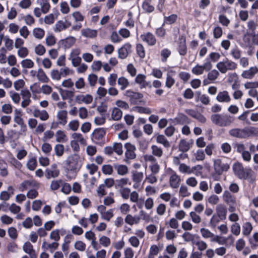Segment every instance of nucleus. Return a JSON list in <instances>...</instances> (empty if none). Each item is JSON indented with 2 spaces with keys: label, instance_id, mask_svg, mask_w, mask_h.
I'll use <instances>...</instances> for the list:
<instances>
[{
  "label": "nucleus",
  "instance_id": "nucleus-1",
  "mask_svg": "<svg viewBox=\"0 0 258 258\" xmlns=\"http://www.w3.org/2000/svg\"><path fill=\"white\" fill-rule=\"evenodd\" d=\"M211 121L215 124L225 127L230 126L235 120V117L228 114H214L211 116Z\"/></svg>",
  "mask_w": 258,
  "mask_h": 258
},
{
  "label": "nucleus",
  "instance_id": "nucleus-2",
  "mask_svg": "<svg viewBox=\"0 0 258 258\" xmlns=\"http://www.w3.org/2000/svg\"><path fill=\"white\" fill-rule=\"evenodd\" d=\"M68 170L74 172H78L83 164L82 159L76 154L69 156L64 161Z\"/></svg>",
  "mask_w": 258,
  "mask_h": 258
},
{
  "label": "nucleus",
  "instance_id": "nucleus-3",
  "mask_svg": "<svg viewBox=\"0 0 258 258\" xmlns=\"http://www.w3.org/2000/svg\"><path fill=\"white\" fill-rule=\"evenodd\" d=\"M216 68L221 73L225 74L228 71L235 70L237 68V64L226 58L222 61L218 62L216 64Z\"/></svg>",
  "mask_w": 258,
  "mask_h": 258
},
{
  "label": "nucleus",
  "instance_id": "nucleus-4",
  "mask_svg": "<svg viewBox=\"0 0 258 258\" xmlns=\"http://www.w3.org/2000/svg\"><path fill=\"white\" fill-rule=\"evenodd\" d=\"M233 170L235 175L239 179H247L251 172L250 169H244L241 163H236L233 165Z\"/></svg>",
  "mask_w": 258,
  "mask_h": 258
},
{
  "label": "nucleus",
  "instance_id": "nucleus-5",
  "mask_svg": "<svg viewBox=\"0 0 258 258\" xmlns=\"http://www.w3.org/2000/svg\"><path fill=\"white\" fill-rule=\"evenodd\" d=\"M213 162L214 173L218 176L221 175L223 172L228 171L229 169V165L222 162L220 159H215Z\"/></svg>",
  "mask_w": 258,
  "mask_h": 258
},
{
  "label": "nucleus",
  "instance_id": "nucleus-6",
  "mask_svg": "<svg viewBox=\"0 0 258 258\" xmlns=\"http://www.w3.org/2000/svg\"><path fill=\"white\" fill-rule=\"evenodd\" d=\"M212 64L211 62L210 61L207 60V61L205 62L203 65H196L192 69L191 72L196 75H200L204 73L205 70L209 71L212 69Z\"/></svg>",
  "mask_w": 258,
  "mask_h": 258
},
{
  "label": "nucleus",
  "instance_id": "nucleus-7",
  "mask_svg": "<svg viewBox=\"0 0 258 258\" xmlns=\"http://www.w3.org/2000/svg\"><path fill=\"white\" fill-rule=\"evenodd\" d=\"M105 134V130L103 128H98L94 130L92 134L91 139L94 143L100 144Z\"/></svg>",
  "mask_w": 258,
  "mask_h": 258
},
{
  "label": "nucleus",
  "instance_id": "nucleus-8",
  "mask_svg": "<svg viewBox=\"0 0 258 258\" xmlns=\"http://www.w3.org/2000/svg\"><path fill=\"white\" fill-rule=\"evenodd\" d=\"M132 45L129 43H126L118 49V57L120 59L126 58L131 52Z\"/></svg>",
  "mask_w": 258,
  "mask_h": 258
},
{
  "label": "nucleus",
  "instance_id": "nucleus-9",
  "mask_svg": "<svg viewBox=\"0 0 258 258\" xmlns=\"http://www.w3.org/2000/svg\"><path fill=\"white\" fill-rule=\"evenodd\" d=\"M146 76L143 74H138L135 79V82L140 85L141 89L145 88L148 87L151 88L152 85L150 81H146Z\"/></svg>",
  "mask_w": 258,
  "mask_h": 258
},
{
  "label": "nucleus",
  "instance_id": "nucleus-10",
  "mask_svg": "<svg viewBox=\"0 0 258 258\" xmlns=\"http://www.w3.org/2000/svg\"><path fill=\"white\" fill-rule=\"evenodd\" d=\"M59 174V170L57 168L56 164H53L50 168H47L45 170V177L47 179L55 178Z\"/></svg>",
  "mask_w": 258,
  "mask_h": 258
},
{
  "label": "nucleus",
  "instance_id": "nucleus-11",
  "mask_svg": "<svg viewBox=\"0 0 258 258\" xmlns=\"http://www.w3.org/2000/svg\"><path fill=\"white\" fill-rule=\"evenodd\" d=\"M142 40L146 42L148 45L153 46L156 43L155 36L151 32L145 33L140 36Z\"/></svg>",
  "mask_w": 258,
  "mask_h": 258
},
{
  "label": "nucleus",
  "instance_id": "nucleus-12",
  "mask_svg": "<svg viewBox=\"0 0 258 258\" xmlns=\"http://www.w3.org/2000/svg\"><path fill=\"white\" fill-rule=\"evenodd\" d=\"M175 124L183 125L189 124L190 122L188 117L183 113H178L175 118L172 119Z\"/></svg>",
  "mask_w": 258,
  "mask_h": 258
},
{
  "label": "nucleus",
  "instance_id": "nucleus-13",
  "mask_svg": "<svg viewBox=\"0 0 258 258\" xmlns=\"http://www.w3.org/2000/svg\"><path fill=\"white\" fill-rule=\"evenodd\" d=\"M124 147L126 149L125 156L127 159H134L136 158V155L135 153L136 147L134 145L130 143L125 144Z\"/></svg>",
  "mask_w": 258,
  "mask_h": 258
},
{
  "label": "nucleus",
  "instance_id": "nucleus-14",
  "mask_svg": "<svg viewBox=\"0 0 258 258\" xmlns=\"http://www.w3.org/2000/svg\"><path fill=\"white\" fill-rule=\"evenodd\" d=\"M76 38L73 36H69L66 39L60 40L58 45L59 46L62 47L64 49H68L71 47L75 43Z\"/></svg>",
  "mask_w": 258,
  "mask_h": 258
},
{
  "label": "nucleus",
  "instance_id": "nucleus-15",
  "mask_svg": "<svg viewBox=\"0 0 258 258\" xmlns=\"http://www.w3.org/2000/svg\"><path fill=\"white\" fill-rule=\"evenodd\" d=\"M38 186V183L34 180H27L22 182L19 187L20 191H23Z\"/></svg>",
  "mask_w": 258,
  "mask_h": 258
},
{
  "label": "nucleus",
  "instance_id": "nucleus-16",
  "mask_svg": "<svg viewBox=\"0 0 258 258\" xmlns=\"http://www.w3.org/2000/svg\"><path fill=\"white\" fill-rule=\"evenodd\" d=\"M124 95L130 98L132 103H136L140 99L143 98V95L139 92H135L131 90H127L124 93Z\"/></svg>",
  "mask_w": 258,
  "mask_h": 258
},
{
  "label": "nucleus",
  "instance_id": "nucleus-17",
  "mask_svg": "<svg viewBox=\"0 0 258 258\" xmlns=\"http://www.w3.org/2000/svg\"><path fill=\"white\" fill-rule=\"evenodd\" d=\"M177 50L179 54L181 56H184L187 53V46L186 45V39L183 36H181L178 43Z\"/></svg>",
  "mask_w": 258,
  "mask_h": 258
},
{
  "label": "nucleus",
  "instance_id": "nucleus-18",
  "mask_svg": "<svg viewBox=\"0 0 258 258\" xmlns=\"http://www.w3.org/2000/svg\"><path fill=\"white\" fill-rule=\"evenodd\" d=\"M257 73L258 68L252 67L248 70L243 71L241 74V77L246 79H252Z\"/></svg>",
  "mask_w": 258,
  "mask_h": 258
},
{
  "label": "nucleus",
  "instance_id": "nucleus-19",
  "mask_svg": "<svg viewBox=\"0 0 258 258\" xmlns=\"http://www.w3.org/2000/svg\"><path fill=\"white\" fill-rule=\"evenodd\" d=\"M21 94L22 96L23 101L21 102V106L23 108H25L28 105H29L31 100V93L28 90H22L21 92Z\"/></svg>",
  "mask_w": 258,
  "mask_h": 258
},
{
  "label": "nucleus",
  "instance_id": "nucleus-20",
  "mask_svg": "<svg viewBox=\"0 0 258 258\" xmlns=\"http://www.w3.org/2000/svg\"><path fill=\"white\" fill-rule=\"evenodd\" d=\"M71 26V22L67 20H65V21L60 20L55 24L54 31L55 32H59L63 30H66Z\"/></svg>",
  "mask_w": 258,
  "mask_h": 258
},
{
  "label": "nucleus",
  "instance_id": "nucleus-21",
  "mask_svg": "<svg viewBox=\"0 0 258 258\" xmlns=\"http://www.w3.org/2000/svg\"><path fill=\"white\" fill-rule=\"evenodd\" d=\"M243 139L248 137L257 135L258 128L253 126H248L242 128Z\"/></svg>",
  "mask_w": 258,
  "mask_h": 258
},
{
  "label": "nucleus",
  "instance_id": "nucleus-22",
  "mask_svg": "<svg viewBox=\"0 0 258 258\" xmlns=\"http://www.w3.org/2000/svg\"><path fill=\"white\" fill-rule=\"evenodd\" d=\"M93 100V97L89 94L86 95H79L76 97V101L78 104H81L84 103L88 104L92 102Z\"/></svg>",
  "mask_w": 258,
  "mask_h": 258
},
{
  "label": "nucleus",
  "instance_id": "nucleus-23",
  "mask_svg": "<svg viewBox=\"0 0 258 258\" xmlns=\"http://www.w3.org/2000/svg\"><path fill=\"white\" fill-rule=\"evenodd\" d=\"M216 99L220 102L229 103L231 101V98L227 91L219 92L217 95Z\"/></svg>",
  "mask_w": 258,
  "mask_h": 258
},
{
  "label": "nucleus",
  "instance_id": "nucleus-24",
  "mask_svg": "<svg viewBox=\"0 0 258 258\" xmlns=\"http://www.w3.org/2000/svg\"><path fill=\"white\" fill-rule=\"evenodd\" d=\"M142 8L147 13H151L155 10L152 0H143Z\"/></svg>",
  "mask_w": 258,
  "mask_h": 258
},
{
  "label": "nucleus",
  "instance_id": "nucleus-25",
  "mask_svg": "<svg viewBox=\"0 0 258 258\" xmlns=\"http://www.w3.org/2000/svg\"><path fill=\"white\" fill-rule=\"evenodd\" d=\"M113 167L116 171L117 173L120 176L125 175L128 172V167L125 165L114 163L113 164Z\"/></svg>",
  "mask_w": 258,
  "mask_h": 258
},
{
  "label": "nucleus",
  "instance_id": "nucleus-26",
  "mask_svg": "<svg viewBox=\"0 0 258 258\" xmlns=\"http://www.w3.org/2000/svg\"><path fill=\"white\" fill-rule=\"evenodd\" d=\"M180 182V177L175 173H172L169 178L170 186L173 188H177L179 187Z\"/></svg>",
  "mask_w": 258,
  "mask_h": 258
},
{
  "label": "nucleus",
  "instance_id": "nucleus-27",
  "mask_svg": "<svg viewBox=\"0 0 258 258\" xmlns=\"http://www.w3.org/2000/svg\"><path fill=\"white\" fill-rule=\"evenodd\" d=\"M14 188L12 186L8 187L7 191H2L0 194V199L3 201H8L10 197L14 194Z\"/></svg>",
  "mask_w": 258,
  "mask_h": 258
},
{
  "label": "nucleus",
  "instance_id": "nucleus-28",
  "mask_svg": "<svg viewBox=\"0 0 258 258\" xmlns=\"http://www.w3.org/2000/svg\"><path fill=\"white\" fill-rule=\"evenodd\" d=\"M227 209L223 204H219L216 207V215L225 220L226 218Z\"/></svg>",
  "mask_w": 258,
  "mask_h": 258
},
{
  "label": "nucleus",
  "instance_id": "nucleus-29",
  "mask_svg": "<svg viewBox=\"0 0 258 258\" xmlns=\"http://www.w3.org/2000/svg\"><path fill=\"white\" fill-rule=\"evenodd\" d=\"M33 114L34 117L39 118L41 120H46L49 117L47 112L45 110L35 109Z\"/></svg>",
  "mask_w": 258,
  "mask_h": 258
},
{
  "label": "nucleus",
  "instance_id": "nucleus-30",
  "mask_svg": "<svg viewBox=\"0 0 258 258\" xmlns=\"http://www.w3.org/2000/svg\"><path fill=\"white\" fill-rule=\"evenodd\" d=\"M141 218L138 216H132L131 214H128L125 218V222L130 225L134 224H138L139 223Z\"/></svg>",
  "mask_w": 258,
  "mask_h": 258
},
{
  "label": "nucleus",
  "instance_id": "nucleus-31",
  "mask_svg": "<svg viewBox=\"0 0 258 258\" xmlns=\"http://www.w3.org/2000/svg\"><path fill=\"white\" fill-rule=\"evenodd\" d=\"M223 200L227 204H232L236 203L235 198L230 193L229 191L225 190L223 194Z\"/></svg>",
  "mask_w": 258,
  "mask_h": 258
},
{
  "label": "nucleus",
  "instance_id": "nucleus-32",
  "mask_svg": "<svg viewBox=\"0 0 258 258\" xmlns=\"http://www.w3.org/2000/svg\"><path fill=\"white\" fill-rule=\"evenodd\" d=\"M182 237L185 242H191L194 244L196 242V238L199 237L196 234L185 232L182 235Z\"/></svg>",
  "mask_w": 258,
  "mask_h": 258
},
{
  "label": "nucleus",
  "instance_id": "nucleus-33",
  "mask_svg": "<svg viewBox=\"0 0 258 258\" xmlns=\"http://www.w3.org/2000/svg\"><path fill=\"white\" fill-rule=\"evenodd\" d=\"M57 117L59 120V123L63 125L67 122V111L66 110H60L57 112Z\"/></svg>",
  "mask_w": 258,
  "mask_h": 258
},
{
  "label": "nucleus",
  "instance_id": "nucleus-34",
  "mask_svg": "<svg viewBox=\"0 0 258 258\" xmlns=\"http://www.w3.org/2000/svg\"><path fill=\"white\" fill-rule=\"evenodd\" d=\"M81 34L85 37L94 38L97 35V31L89 28L83 29L81 31Z\"/></svg>",
  "mask_w": 258,
  "mask_h": 258
},
{
  "label": "nucleus",
  "instance_id": "nucleus-35",
  "mask_svg": "<svg viewBox=\"0 0 258 258\" xmlns=\"http://www.w3.org/2000/svg\"><path fill=\"white\" fill-rule=\"evenodd\" d=\"M175 73V72L172 70H170V71L168 72L166 74L165 86L168 88H171L175 83V80L173 78L171 74V73Z\"/></svg>",
  "mask_w": 258,
  "mask_h": 258
},
{
  "label": "nucleus",
  "instance_id": "nucleus-36",
  "mask_svg": "<svg viewBox=\"0 0 258 258\" xmlns=\"http://www.w3.org/2000/svg\"><path fill=\"white\" fill-rule=\"evenodd\" d=\"M37 79L42 83H48L49 79L42 69H39L37 74Z\"/></svg>",
  "mask_w": 258,
  "mask_h": 258
},
{
  "label": "nucleus",
  "instance_id": "nucleus-37",
  "mask_svg": "<svg viewBox=\"0 0 258 258\" xmlns=\"http://www.w3.org/2000/svg\"><path fill=\"white\" fill-rule=\"evenodd\" d=\"M132 179L136 184L140 183L143 178V173L142 172H138L137 171H133L132 172Z\"/></svg>",
  "mask_w": 258,
  "mask_h": 258
},
{
  "label": "nucleus",
  "instance_id": "nucleus-38",
  "mask_svg": "<svg viewBox=\"0 0 258 258\" xmlns=\"http://www.w3.org/2000/svg\"><path fill=\"white\" fill-rule=\"evenodd\" d=\"M122 116V111L118 107H114L111 112V118L113 120H120Z\"/></svg>",
  "mask_w": 258,
  "mask_h": 258
},
{
  "label": "nucleus",
  "instance_id": "nucleus-39",
  "mask_svg": "<svg viewBox=\"0 0 258 258\" xmlns=\"http://www.w3.org/2000/svg\"><path fill=\"white\" fill-rule=\"evenodd\" d=\"M229 134L233 137L243 139L242 128H235L231 129L229 131Z\"/></svg>",
  "mask_w": 258,
  "mask_h": 258
},
{
  "label": "nucleus",
  "instance_id": "nucleus-40",
  "mask_svg": "<svg viewBox=\"0 0 258 258\" xmlns=\"http://www.w3.org/2000/svg\"><path fill=\"white\" fill-rule=\"evenodd\" d=\"M58 14L57 11H55L54 14H50L44 17V22L46 24H52L54 23L55 19L57 18Z\"/></svg>",
  "mask_w": 258,
  "mask_h": 258
},
{
  "label": "nucleus",
  "instance_id": "nucleus-41",
  "mask_svg": "<svg viewBox=\"0 0 258 258\" xmlns=\"http://www.w3.org/2000/svg\"><path fill=\"white\" fill-rule=\"evenodd\" d=\"M156 142L163 145L165 148L170 147V143L165 137L162 135H158L156 137Z\"/></svg>",
  "mask_w": 258,
  "mask_h": 258
},
{
  "label": "nucleus",
  "instance_id": "nucleus-42",
  "mask_svg": "<svg viewBox=\"0 0 258 258\" xmlns=\"http://www.w3.org/2000/svg\"><path fill=\"white\" fill-rule=\"evenodd\" d=\"M159 251V248L157 245H152L149 249L148 258H155V256L158 255Z\"/></svg>",
  "mask_w": 258,
  "mask_h": 258
},
{
  "label": "nucleus",
  "instance_id": "nucleus-43",
  "mask_svg": "<svg viewBox=\"0 0 258 258\" xmlns=\"http://www.w3.org/2000/svg\"><path fill=\"white\" fill-rule=\"evenodd\" d=\"M32 32L35 38L38 39H41L45 35L44 30L41 28H35Z\"/></svg>",
  "mask_w": 258,
  "mask_h": 258
},
{
  "label": "nucleus",
  "instance_id": "nucleus-44",
  "mask_svg": "<svg viewBox=\"0 0 258 258\" xmlns=\"http://www.w3.org/2000/svg\"><path fill=\"white\" fill-rule=\"evenodd\" d=\"M38 2L41 6L42 12L43 14L47 13L49 11L50 7L48 0H39Z\"/></svg>",
  "mask_w": 258,
  "mask_h": 258
},
{
  "label": "nucleus",
  "instance_id": "nucleus-45",
  "mask_svg": "<svg viewBox=\"0 0 258 258\" xmlns=\"http://www.w3.org/2000/svg\"><path fill=\"white\" fill-rule=\"evenodd\" d=\"M117 84L120 86V89L124 90L129 85L128 81L125 77H119L117 79Z\"/></svg>",
  "mask_w": 258,
  "mask_h": 258
},
{
  "label": "nucleus",
  "instance_id": "nucleus-46",
  "mask_svg": "<svg viewBox=\"0 0 258 258\" xmlns=\"http://www.w3.org/2000/svg\"><path fill=\"white\" fill-rule=\"evenodd\" d=\"M190 148L188 142L185 140H181L179 144V150L183 152H187Z\"/></svg>",
  "mask_w": 258,
  "mask_h": 258
},
{
  "label": "nucleus",
  "instance_id": "nucleus-47",
  "mask_svg": "<svg viewBox=\"0 0 258 258\" xmlns=\"http://www.w3.org/2000/svg\"><path fill=\"white\" fill-rule=\"evenodd\" d=\"M223 220H224L223 219L215 214L211 218L210 224L212 227L214 228L221 221Z\"/></svg>",
  "mask_w": 258,
  "mask_h": 258
},
{
  "label": "nucleus",
  "instance_id": "nucleus-48",
  "mask_svg": "<svg viewBox=\"0 0 258 258\" xmlns=\"http://www.w3.org/2000/svg\"><path fill=\"white\" fill-rule=\"evenodd\" d=\"M197 167H194L192 168V169H190V168L189 166H187L185 164H180L179 170L180 172L182 173H187L188 174H190L193 172L194 170H195Z\"/></svg>",
  "mask_w": 258,
  "mask_h": 258
},
{
  "label": "nucleus",
  "instance_id": "nucleus-49",
  "mask_svg": "<svg viewBox=\"0 0 258 258\" xmlns=\"http://www.w3.org/2000/svg\"><path fill=\"white\" fill-rule=\"evenodd\" d=\"M113 165L110 164H105L102 166V171L103 174L105 175H111L113 172Z\"/></svg>",
  "mask_w": 258,
  "mask_h": 258
},
{
  "label": "nucleus",
  "instance_id": "nucleus-50",
  "mask_svg": "<svg viewBox=\"0 0 258 258\" xmlns=\"http://www.w3.org/2000/svg\"><path fill=\"white\" fill-rule=\"evenodd\" d=\"M152 153L153 155L158 157H161L163 155V151L162 149L156 145L151 146Z\"/></svg>",
  "mask_w": 258,
  "mask_h": 258
},
{
  "label": "nucleus",
  "instance_id": "nucleus-51",
  "mask_svg": "<svg viewBox=\"0 0 258 258\" xmlns=\"http://www.w3.org/2000/svg\"><path fill=\"white\" fill-rule=\"evenodd\" d=\"M252 229L251 224L249 222L245 223L242 226V233L244 235H248Z\"/></svg>",
  "mask_w": 258,
  "mask_h": 258
},
{
  "label": "nucleus",
  "instance_id": "nucleus-52",
  "mask_svg": "<svg viewBox=\"0 0 258 258\" xmlns=\"http://www.w3.org/2000/svg\"><path fill=\"white\" fill-rule=\"evenodd\" d=\"M62 183H63V180L61 179L52 180L50 184V189L52 190H57L61 186Z\"/></svg>",
  "mask_w": 258,
  "mask_h": 258
},
{
  "label": "nucleus",
  "instance_id": "nucleus-53",
  "mask_svg": "<svg viewBox=\"0 0 258 258\" xmlns=\"http://www.w3.org/2000/svg\"><path fill=\"white\" fill-rule=\"evenodd\" d=\"M56 136V141L57 142H64L65 141V138H66V135L63 131L61 130H59L56 132L55 134Z\"/></svg>",
  "mask_w": 258,
  "mask_h": 258
},
{
  "label": "nucleus",
  "instance_id": "nucleus-54",
  "mask_svg": "<svg viewBox=\"0 0 258 258\" xmlns=\"http://www.w3.org/2000/svg\"><path fill=\"white\" fill-rule=\"evenodd\" d=\"M195 160L198 161H203L205 158V155L203 150L199 149L194 153Z\"/></svg>",
  "mask_w": 258,
  "mask_h": 258
},
{
  "label": "nucleus",
  "instance_id": "nucleus-55",
  "mask_svg": "<svg viewBox=\"0 0 258 258\" xmlns=\"http://www.w3.org/2000/svg\"><path fill=\"white\" fill-rule=\"evenodd\" d=\"M22 19L25 21L26 24L32 26L35 23V19L31 15H26L22 17Z\"/></svg>",
  "mask_w": 258,
  "mask_h": 258
},
{
  "label": "nucleus",
  "instance_id": "nucleus-56",
  "mask_svg": "<svg viewBox=\"0 0 258 258\" xmlns=\"http://www.w3.org/2000/svg\"><path fill=\"white\" fill-rule=\"evenodd\" d=\"M62 73L57 70H52L50 73V76L52 80L59 81L61 78Z\"/></svg>",
  "mask_w": 258,
  "mask_h": 258
},
{
  "label": "nucleus",
  "instance_id": "nucleus-57",
  "mask_svg": "<svg viewBox=\"0 0 258 258\" xmlns=\"http://www.w3.org/2000/svg\"><path fill=\"white\" fill-rule=\"evenodd\" d=\"M220 57L221 55L219 53L213 52L209 54L208 58H206V60L209 61V59H210L211 61L215 62L217 61Z\"/></svg>",
  "mask_w": 258,
  "mask_h": 258
},
{
  "label": "nucleus",
  "instance_id": "nucleus-58",
  "mask_svg": "<svg viewBox=\"0 0 258 258\" xmlns=\"http://www.w3.org/2000/svg\"><path fill=\"white\" fill-rule=\"evenodd\" d=\"M21 64L23 68L30 69L33 67L34 63L30 59H25L21 61Z\"/></svg>",
  "mask_w": 258,
  "mask_h": 258
},
{
  "label": "nucleus",
  "instance_id": "nucleus-59",
  "mask_svg": "<svg viewBox=\"0 0 258 258\" xmlns=\"http://www.w3.org/2000/svg\"><path fill=\"white\" fill-rule=\"evenodd\" d=\"M136 51L138 55L142 58L145 56V52L144 47L141 44H137L136 46Z\"/></svg>",
  "mask_w": 258,
  "mask_h": 258
},
{
  "label": "nucleus",
  "instance_id": "nucleus-60",
  "mask_svg": "<svg viewBox=\"0 0 258 258\" xmlns=\"http://www.w3.org/2000/svg\"><path fill=\"white\" fill-rule=\"evenodd\" d=\"M54 150L57 156H61L64 152V146L61 144H57L55 146Z\"/></svg>",
  "mask_w": 258,
  "mask_h": 258
},
{
  "label": "nucleus",
  "instance_id": "nucleus-61",
  "mask_svg": "<svg viewBox=\"0 0 258 258\" xmlns=\"http://www.w3.org/2000/svg\"><path fill=\"white\" fill-rule=\"evenodd\" d=\"M119 192L123 199H128L131 194V189L127 187H122Z\"/></svg>",
  "mask_w": 258,
  "mask_h": 258
},
{
  "label": "nucleus",
  "instance_id": "nucleus-62",
  "mask_svg": "<svg viewBox=\"0 0 258 258\" xmlns=\"http://www.w3.org/2000/svg\"><path fill=\"white\" fill-rule=\"evenodd\" d=\"M171 55V51L167 48H164L161 51V56L162 57L161 60L163 62H165L168 57Z\"/></svg>",
  "mask_w": 258,
  "mask_h": 258
},
{
  "label": "nucleus",
  "instance_id": "nucleus-63",
  "mask_svg": "<svg viewBox=\"0 0 258 258\" xmlns=\"http://www.w3.org/2000/svg\"><path fill=\"white\" fill-rule=\"evenodd\" d=\"M219 75V72L216 70H213L207 75L208 79L210 81L215 80Z\"/></svg>",
  "mask_w": 258,
  "mask_h": 258
},
{
  "label": "nucleus",
  "instance_id": "nucleus-64",
  "mask_svg": "<svg viewBox=\"0 0 258 258\" xmlns=\"http://www.w3.org/2000/svg\"><path fill=\"white\" fill-rule=\"evenodd\" d=\"M20 35L24 39H27L30 34V31L26 26H23L19 30Z\"/></svg>",
  "mask_w": 258,
  "mask_h": 258
}]
</instances>
